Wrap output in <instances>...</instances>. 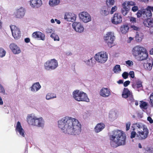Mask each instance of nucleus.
Here are the masks:
<instances>
[{
    "label": "nucleus",
    "mask_w": 153,
    "mask_h": 153,
    "mask_svg": "<svg viewBox=\"0 0 153 153\" xmlns=\"http://www.w3.org/2000/svg\"><path fill=\"white\" fill-rule=\"evenodd\" d=\"M58 126L62 132L71 135L79 134L81 131V125L76 119L66 116L59 120Z\"/></svg>",
    "instance_id": "1"
},
{
    "label": "nucleus",
    "mask_w": 153,
    "mask_h": 153,
    "mask_svg": "<svg viewBox=\"0 0 153 153\" xmlns=\"http://www.w3.org/2000/svg\"><path fill=\"white\" fill-rule=\"evenodd\" d=\"M109 139L111 145L113 147H117L126 144V135L121 130L112 131L110 134Z\"/></svg>",
    "instance_id": "2"
},
{
    "label": "nucleus",
    "mask_w": 153,
    "mask_h": 153,
    "mask_svg": "<svg viewBox=\"0 0 153 153\" xmlns=\"http://www.w3.org/2000/svg\"><path fill=\"white\" fill-rule=\"evenodd\" d=\"M137 133L133 131L131 133V138H133L136 136L139 140H143L146 139L149 134V130L146 125L141 123H137L134 124Z\"/></svg>",
    "instance_id": "3"
},
{
    "label": "nucleus",
    "mask_w": 153,
    "mask_h": 153,
    "mask_svg": "<svg viewBox=\"0 0 153 153\" xmlns=\"http://www.w3.org/2000/svg\"><path fill=\"white\" fill-rule=\"evenodd\" d=\"M143 48L140 45L136 46L132 49L131 53L133 56L139 60L146 59L148 54L146 51H143Z\"/></svg>",
    "instance_id": "4"
},
{
    "label": "nucleus",
    "mask_w": 153,
    "mask_h": 153,
    "mask_svg": "<svg viewBox=\"0 0 153 153\" xmlns=\"http://www.w3.org/2000/svg\"><path fill=\"white\" fill-rule=\"evenodd\" d=\"M27 120L28 123L32 126L43 127L44 125L45 121L42 117H38L34 115H30L28 116Z\"/></svg>",
    "instance_id": "5"
},
{
    "label": "nucleus",
    "mask_w": 153,
    "mask_h": 153,
    "mask_svg": "<svg viewBox=\"0 0 153 153\" xmlns=\"http://www.w3.org/2000/svg\"><path fill=\"white\" fill-rule=\"evenodd\" d=\"M72 95L73 98L76 101L89 102L87 94L82 91L76 90L73 92Z\"/></svg>",
    "instance_id": "6"
},
{
    "label": "nucleus",
    "mask_w": 153,
    "mask_h": 153,
    "mask_svg": "<svg viewBox=\"0 0 153 153\" xmlns=\"http://www.w3.org/2000/svg\"><path fill=\"white\" fill-rule=\"evenodd\" d=\"M58 66V61L55 59H51L47 61L44 64V68L47 71L55 70Z\"/></svg>",
    "instance_id": "7"
},
{
    "label": "nucleus",
    "mask_w": 153,
    "mask_h": 153,
    "mask_svg": "<svg viewBox=\"0 0 153 153\" xmlns=\"http://www.w3.org/2000/svg\"><path fill=\"white\" fill-rule=\"evenodd\" d=\"M115 39L114 33L111 32H107L104 37V41L110 47L113 46V43Z\"/></svg>",
    "instance_id": "8"
},
{
    "label": "nucleus",
    "mask_w": 153,
    "mask_h": 153,
    "mask_svg": "<svg viewBox=\"0 0 153 153\" xmlns=\"http://www.w3.org/2000/svg\"><path fill=\"white\" fill-rule=\"evenodd\" d=\"M94 58L98 62L103 64L107 61L108 59V55L105 52H99L95 55Z\"/></svg>",
    "instance_id": "9"
},
{
    "label": "nucleus",
    "mask_w": 153,
    "mask_h": 153,
    "mask_svg": "<svg viewBox=\"0 0 153 153\" xmlns=\"http://www.w3.org/2000/svg\"><path fill=\"white\" fill-rule=\"evenodd\" d=\"M79 16L80 20L85 23H88L91 21L90 15L86 11H82L80 13Z\"/></svg>",
    "instance_id": "10"
},
{
    "label": "nucleus",
    "mask_w": 153,
    "mask_h": 153,
    "mask_svg": "<svg viewBox=\"0 0 153 153\" xmlns=\"http://www.w3.org/2000/svg\"><path fill=\"white\" fill-rule=\"evenodd\" d=\"M12 36L15 39H19L21 36L20 30L17 27L14 25L10 26Z\"/></svg>",
    "instance_id": "11"
},
{
    "label": "nucleus",
    "mask_w": 153,
    "mask_h": 153,
    "mask_svg": "<svg viewBox=\"0 0 153 153\" xmlns=\"http://www.w3.org/2000/svg\"><path fill=\"white\" fill-rule=\"evenodd\" d=\"M99 94L103 97H108L111 95V91L107 88L103 87L100 90Z\"/></svg>",
    "instance_id": "12"
},
{
    "label": "nucleus",
    "mask_w": 153,
    "mask_h": 153,
    "mask_svg": "<svg viewBox=\"0 0 153 153\" xmlns=\"http://www.w3.org/2000/svg\"><path fill=\"white\" fill-rule=\"evenodd\" d=\"M72 27L78 33H82L84 30V27L80 22H74L72 24Z\"/></svg>",
    "instance_id": "13"
},
{
    "label": "nucleus",
    "mask_w": 153,
    "mask_h": 153,
    "mask_svg": "<svg viewBox=\"0 0 153 153\" xmlns=\"http://www.w3.org/2000/svg\"><path fill=\"white\" fill-rule=\"evenodd\" d=\"M142 82L139 79L134 80L132 86L134 88L139 91L142 88Z\"/></svg>",
    "instance_id": "14"
},
{
    "label": "nucleus",
    "mask_w": 153,
    "mask_h": 153,
    "mask_svg": "<svg viewBox=\"0 0 153 153\" xmlns=\"http://www.w3.org/2000/svg\"><path fill=\"white\" fill-rule=\"evenodd\" d=\"M122 17L120 14L118 13H115L111 19V22L114 24H117L120 23L122 22Z\"/></svg>",
    "instance_id": "15"
},
{
    "label": "nucleus",
    "mask_w": 153,
    "mask_h": 153,
    "mask_svg": "<svg viewBox=\"0 0 153 153\" xmlns=\"http://www.w3.org/2000/svg\"><path fill=\"white\" fill-rule=\"evenodd\" d=\"M76 16L75 14L71 13H66L64 16L65 19L68 21L73 22L76 20Z\"/></svg>",
    "instance_id": "16"
},
{
    "label": "nucleus",
    "mask_w": 153,
    "mask_h": 153,
    "mask_svg": "<svg viewBox=\"0 0 153 153\" xmlns=\"http://www.w3.org/2000/svg\"><path fill=\"white\" fill-rule=\"evenodd\" d=\"M15 130L17 133H19V134L22 137H25V131L22 128L20 123L19 121L17 123Z\"/></svg>",
    "instance_id": "17"
},
{
    "label": "nucleus",
    "mask_w": 153,
    "mask_h": 153,
    "mask_svg": "<svg viewBox=\"0 0 153 153\" xmlns=\"http://www.w3.org/2000/svg\"><path fill=\"white\" fill-rule=\"evenodd\" d=\"M15 130L17 133H19V134L22 137H25V131L22 128L20 123L19 121L17 123Z\"/></svg>",
    "instance_id": "18"
},
{
    "label": "nucleus",
    "mask_w": 153,
    "mask_h": 153,
    "mask_svg": "<svg viewBox=\"0 0 153 153\" xmlns=\"http://www.w3.org/2000/svg\"><path fill=\"white\" fill-rule=\"evenodd\" d=\"M32 36L35 38L42 41L45 40V34L39 31L34 32L32 34Z\"/></svg>",
    "instance_id": "19"
},
{
    "label": "nucleus",
    "mask_w": 153,
    "mask_h": 153,
    "mask_svg": "<svg viewBox=\"0 0 153 153\" xmlns=\"http://www.w3.org/2000/svg\"><path fill=\"white\" fill-rule=\"evenodd\" d=\"M10 48L12 52L14 54H18L21 52L19 47L14 43L11 44L10 45Z\"/></svg>",
    "instance_id": "20"
},
{
    "label": "nucleus",
    "mask_w": 153,
    "mask_h": 153,
    "mask_svg": "<svg viewBox=\"0 0 153 153\" xmlns=\"http://www.w3.org/2000/svg\"><path fill=\"white\" fill-rule=\"evenodd\" d=\"M25 9L23 7H20L17 10L14 14L16 17L21 18L23 17L25 15Z\"/></svg>",
    "instance_id": "21"
},
{
    "label": "nucleus",
    "mask_w": 153,
    "mask_h": 153,
    "mask_svg": "<svg viewBox=\"0 0 153 153\" xmlns=\"http://www.w3.org/2000/svg\"><path fill=\"white\" fill-rule=\"evenodd\" d=\"M30 4L32 7L38 8L42 5V2L41 0H30Z\"/></svg>",
    "instance_id": "22"
},
{
    "label": "nucleus",
    "mask_w": 153,
    "mask_h": 153,
    "mask_svg": "<svg viewBox=\"0 0 153 153\" xmlns=\"http://www.w3.org/2000/svg\"><path fill=\"white\" fill-rule=\"evenodd\" d=\"M153 65V62L152 60H149L145 62L143 66L144 68L148 71L151 70Z\"/></svg>",
    "instance_id": "23"
},
{
    "label": "nucleus",
    "mask_w": 153,
    "mask_h": 153,
    "mask_svg": "<svg viewBox=\"0 0 153 153\" xmlns=\"http://www.w3.org/2000/svg\"><path fill=\"white\" fill-rule=\"evenodd\" d=\"M143 24L144 26L148 27H153V19L147 18L146 19L143 21Z\"/></svg>",
    "instance_id": "24"
},
{
    "label": "nucleus",
    "mask_w": 153,
    "mask_h": 153,
    "mask_svg": "<svg viewBox=\"0 0 153 153\" xmlns=\"http://www.w3.org/2000/svg\"><path fill=\"white\" fill-rule=\"evenodd\" d=\"M105 127V125L102 123L97 124L94 128V131L96 133H99L102 131Z\"/></svg>",
    "instance_id": "25"
},
{
    "label": "nucleus",
    "mask_w": 153,
    "mask_h": 153,
    "mask_svg": "<svg viewBox=\"0 0 153 153\" xmlns=\"http://www.w3.org/2000/svg\"><path fill=\"white\" fill-rule=\"evenodd\" d=\"M117 112L114 111H110L109 115V118L111 121H113L116 119L118 117Z\"/></svg>",
    "instance_id": "26"
},
{
    "label": "nucleus",
    "mask_w": 153,
    "mask_h": 153,
    "mask_svg": "<svg viewBox=\"0 0 153 153\" xmlns=\"http://www.w3.org/2000/svg\"><path fill=\"white\" fill-rule=\"evenodd\" d=\"M41 88V86L38 82L34 83L31 87V91L36 92L38 91Z\"/></svg>",
    "instance_id": "27"
},
{
    "label": "nucleus",
    "mask_w": 153,
    "mask_h": 153,
    "mask_svg": "<svg viewBox=\"0 0 153 153\" xmlns=\"http://www.w3.org/2000/svg\"><path fill=\"white\" fill-rule=\"evenodd\" d=\"M131 93L128 88H124L122 94V96L124 98H127Z\"/></svg>",
    "instance_id": "28"
},
{
    "label": "nucleus",
    "mask_w": 153,
    "mask_h": 153,
    "mask_svg": "<svg viewBox=\"0 0 153 153\" xmlns=\"http://www.w3.org/2000/svg\"><path fill=\"white\" fill-rule=\"evenodd\" d=\"M144 38V35L143 33L140 32H137L135 36L137 41L140 42Z\"/></svg>",
    "instance_id": "29"
},
{
    "label": "nucleus",
    "mask_w": 153,
    "mask_h": 153,
    "mask_svg": "<svg viewBox=\"0 0 153 153\" xmlns=\"http://www.w3.org/2000/svg\"><path fill=\"white\" fill-rule=\"evenodd\" d=\"M140 106L142 109L146 110L148 107V103L146 102L141 101H140Z\"/></svg>",
    "instance_id": "30"
},
{
    "label": "nucleus",
    "mask_w": 153,
    "mask_h": 153,
    "mask_svg": "<svg viewBox=\"0 0 153 153\" xmlns=\"http://www.w3.org/2000/svg\"><path fill=\"white\" fill-rule=\"evenodd\" d=\"M59 3V0H50L49 4L51 7H54L58 5Z\"/></svg>",
    "instance_id": "31"
},
{
    "label": "nucleus",
    "mask_w": 153,
    "mask_h": 153,
    "mask_svg": "<svg viewBox=\"0 0 153 153\" xmlns=\"http://www.w3.org/2000/svg\"><path fill=\"white\" fill-rule=\"evenodd\" d=\"M113 71L114 73L118 74L120 73L121 71L120 65H116L113 68Z\"/></svg>",
    "instance_id": "32"
},
{
    "label": "nucleus",
    "mask_w": 153,
    "mask_h": 153,
    "mask_svg": "<svg viewBox=\"0 0 153 153\" xmlns=\"http://www.w3.org/2000/svg\"><path fill=\"white\" fill-rule=\"evenodd\" d=\"M129 27L127 25H124L122 26L120 28L121 32L123 33H126L128 30Z\"/></svg>",
    "instance_id": "33"
},
{
    "label": "nucleus",
    "mask_w": 153,
    "mask_h": 153,
    "mask_svg": "<svg viewBox=\"0 0 153 153\" xmlns=\"http://www.w3.org/2000/svg\"><path fill=\"white\" fill-rule=\"evenodd\" d=\"M50 37L53 39L54 41H59V38L56 33H53L50 36Z\"/></svg>",
    "instance_id": "34"
},
{
    "label": "nucleus",
    "mask_w": 153,
    "mask_h": 153,
    "mask_svg": "<svg viewBox=\"0 0 153 153\" xmlns=\"http://www.w3.org/2000/svg\"><path fill=\"white\" fill-rule=\"evenodd\" d=\"M56 95H54L53 94L48 93L46 95V99L47 100H50L54 98H56Z\"/></svg>",
    "instance_id": "35"
},
{
    "label": "nucleus",
    "mask_w": 153,
    "mask_h": 153,
    "mask_svg": "<svg viewBox=\"0 0 153 153\" xmlns=\"http://www.w3.org/2000/svg\"><path fill=\"white\" fill-rule=\"evenodd\" d=\"M122 6L123 8L124 9H126L129 10L130 8L128 4L127 3V1H126L124 2L123 3Z\"/></svg>",
    "instance_id": "36"
},
{
    "label": "nucleus",
    "mask_w": 153,
    "mask_h": 153,
    "mask_svg": "<svg viewBox=\"0 0 153 153\" xmlns=\"http://www.w3.org/2000/svg\"><path fill=\"white\" fill-rule=\"evenodd\" d=\"M149 103L151 107L153 108V92L150 94L149 97Z\"/></svg>",
    "instance_id": "37"
},
{
    "label": "nucleus",
    "mask_w": 153,
    "mask_h": 153,
    "mask_svg": "<svg viewBox=\"0 0 153 153\" xmlns=\"http://www.w3.org/2000/svg\"><path fill=\"white\" fill-rule=\"evenodd\" d=\"M144 12L147 16L150 17L152 16L151 11L147 9V8L144 10Z\"/></svg>",
    "instance_id": "38"
},
{
    "label": "nucleus",
    "mask_w": 153,
    "mask_h": 153,
    "mask_svg": "<svg viewBox=\"0 0 153 153\" xmlns=\"http://www.w3.org/2000/svg\"><path fill=\"white\" fill-rule=\"evenodd\" d=\"M6 51L4 49L0 48V57L2 58L4 57L6 54Z\"/></svg>",
    "instance_id": "39"
},
{
    "label": "nucleus",
    "mask_w": 153,
    "mask_h": 153,
    "mask_svg": "<svg viewBox=\"0 0 153 153\" xmlns=\"http://www.w3.org/2000/svg\"><path fill=\"white\" fill-rule=\"evenodd\" d=\"M100 12L101 14L103 16H106L108 14V12L107 9H102Z\"/></svg>",
    "instance_id": "40"
},
{
    "label": "nucleus",
    "mask_w": 153,
    "mask_h": 153,
    "mask_svg": "<svg viewBox=\"0 0 153 153\" xmlns=\"http://www.w3.org/2000/svg\"><path fill=\"white\" fill-rule=\"evenodd\" d=\"M127 100L130 101L131 103H133L134 101V99L132 93L130 94L127 98Z\"/></svg>",
    "instance_id": "41"
},
{
    "label": "nucleus",
    "mask_w": 153,
    "mask_h": 153,
    "mask_svg": "<svg viewBox=\"0 0 153 153\" xmlns=\"http://www.w3.org/2000/svg\"><path fill=\"white\" fill-rule=\"evenodd\" d=\"M106 3L107 5L110 6L113 5L114 3V0H107Z\"/></svg>",
    "instance_id": "42"
},
{
    "label": "nucleus",
    "mask_w": 153,
    "mask_h": 153,
    "mask_svg": "<svg viewBox=\"0 0 153 153\" xmlns=\"http://www.w3.org/2000/svg\"><path fill=\"white\" fill-rule=\"evenodd\" d=\"M125 62L126 64L130 67L132 66L134 64L133 62L131 60H128L126 61Z\"/></svg>",
    "instance_id": "43"
},
{
    "label": "nucleus",
    "mask_w": 153,
    "mask_h": 153,
    "mask_svg": "<svg viewBox=\"0 0 153 153\" xmlns=\"http://www.w3.org/2000/svg\"><path fill=\"white\" fill-rule=\"evenodd\" d=\"M129 10L127 9H124L122 8L121 10V13L124 16H126L128 13Z\"/></svg>",
    "instance_id": "44"
},
{
    "label": "nucleus",
    "mask_w": 153,
    "mask_h": 153,
    "mask_svg": "<svg viewBox=\"0 0 153 153\" xmlns=\"http://www.w3.org/2000/svg\"><path fill=\"white\" fill-rule=\"evenodd\" d=\"M128 73L126 72H124L122 74V76L124 79H126L128 77Z\"/></svg>",
    "instance_id": "45"
},
{
    "label": "nucleus",
    "mask_w": 153,
    "mask_h": 153,
    "mask_svg": "<svg viewBox=\"0 0 153 153\" xmlns=\"http://www.w3.org/2000/svg\"><path fill=\"white\" fill-rule=\"evenodd\" d=\"M93 58H91L90 59L86 60L85 61V63L88 65H91L92 62Z\"/></svg>",
    "instance_id": "46"
},
{
    "label": "nucleus",
    "mask_w": 153,
    "mask_h": 153,
    "mask_svg": "<svg viewBox=\"0 0 153 153\" xmlns=\"http://www.w3.org/2000/svg\"><path fill=\"white\" fill-rule=\"evenodd\" d=\"M131 125V123L130 122H128L126 123V131H127L129 129Z\"/></svg>",
    "instance_id": "47"
},
{
    "label": "nucleus",
    "mask_w": 153,
    "mask_h": 153,
    "mask_svg": "<svg viewBox=\"0 0 153 153\" xmlns=\"http://www.w3.org/2000/svg\"><path fill=\"white\" fill-rule=\"evenodd\" d=\"M0 92L4 94L5 93V91L2 86L0 84Z\"/></svg>",
    "instance_id": "48"
},
{
    "label": "nucleus",
    "mask_w": 153,
    "mask_h": 153,
    "mask_svg": "<svg viewBox=\"0 0 153 153\" xmlns=\"http://www.w3.org/2000/svg\"><path fill=\"white\" fill-rule=\"evenodd\" d=\"M127 2L129 6L130 7V6H134L136 4L135 3L132 1H127Z\"/></svg>",
    "instance_id": "49"
},
{
    "label": "nucleus",
    "mask_w": 153,
    "mask_h": 153,
    "mask_svg": "<svg viewBox=\"0 0 153 153\" xmlns=\"http://www.w3.org/2000/svg\"><path fill=\"white\" fill-rule=\"evenodd\" d=\"M128 75H129L131 78H134V72L133 71H130L128 74Z\"/></svg>",
    "instance_id": "50"
},
{
    "label": "nucleus",
    "mask_w": 153,
    "mask_h": 153,
    "mask_svg": "<svg viewBox=\"0 0 153 153\" xmlns=\"http://www.w3.org/2000/svg\"><path fill=\"white\" fill-rule=\"evenodd\" d=\"M138 9V7L137 6H135L134 5L132 7V10L133 12H136L137 11Z\"/></svg>",
    "instance_id": "51"
},
{
    "label": "nucleus",
    "mask_w": 153,
    "mask_h": 153,
    "mask_svg": "<svg viewBox=\"0 0 153 153\" xmlns=\"http://www.w3.org/2000/svg\"><path fill=\"white\" fill-rule=\"evenodd\" d=\"M130 21L132 22H136V19L135 18L133 17H131L130 18Z\"/></svg>",
    "instance_id": "52"
},
{
    "label": "nucleus",
    "mask_w": 153,
    "mask_h": 153,
    "mask_svg": "<svg viewBox=\"0 0 153 153\" xmlns=\"http://www.w3.org/2000/svg\"><path fill=\"white\" fill-rule=\"evenodd\" d=\"M117 7L116 6H114L112 8L111 11V14H112L117 9Z\"/></svg>",
    "instance_id": "53"
},
{
    "label": "nucleus",
    "mask_w": 153,
    "mask_h": 153,
    "mask_svg": "<svg viewBox=\"0 0 153 153\" xmlns=\"http://www.w3.org/2000/svg\"><path fill=\"white\" fill-rule=\"evenodd\" d=\"M131 27L132 28L133 30H138L140 29L139 27H138L134 25L131 26Z\"/></svg>",
    "instance_id": "54"
},
{
    "label": "nucleus",
    "mask_w": 153,
    "mask_h": 153,
    "mask_svg": "<svg viewBox=\"0 0 153 153\" xmlns=\"http://www.w3.org/2000/svg\"><path fill=\"white\" fill-rule=\"evenodd\" d=\"M147 120L150 123L152 124L153 123V120L150 117H147Z\"/></svg>",
    "instance_id": "55"
},
{
    "label": "nucleus",
    "mask_w": 153,
    "mask_h": 153,
    "mask_svg": "<svg viewBox=\"0 0 153 153\" xmlns=\"http://www.w3.org/2000/svg\"><path fill=\"white\" fill-rule=\"evenodd\" d=\"M142 14V12L140 10H139L137 13V17L138 18L140 17V16H141Z\"/></svg>",
    "instance_id": "56"
},
{
    "label": "nucleus",
    "mask_w": 153,
    "mask_h": 153,
    "mask_svg": "<svg viewBox=\"0 0 153 153\" xmlns=\"http://www.w3.org/2000/svg\"><path fill=\"white\" fill-rule=\"evenodd\" d=\"M130 82V81H125L123 83V85L124 86H127L129 84Z\"/></svg>",
    "instance_id": "57"
},
{
    "label": "nucleus",
    "mask_w": 153,
    "mask_h": 153,
    "mask_svg": "<svg viewBox=\"0 0 153 153\" xmlns=\"http://www.w3.org/2000/svg\"><path fill=\"white\" fill-rule=\"evenodd\" d=\"M53 31V30L52 29L48 28L47 29V32L48 33H51Z\"/></svg>",
    "instance_id": "58"
},
{
    "label": "nucleus",
    "mask_w": 153,
    "mask_h": 153,
    "mask_svg": "<svg viewBox=\"0 0 153 153\" xmlns=\"http://www.w3.org/2000/svg\"><path fill=\"white\" fill-rule=\"evenodd\" d=\"M133 39V38L130 37L127 40V42L128 43H130L131 41Z\"/></svg>",
    "instance_id": "59"
},
{
    "label": "nucleus",
    "mask_w": 153,
    "mask_h": 153,
    "mask_svg": "<svg viewBox=\"0 0 153 153\" xmlns=\"http://www.w3.org/2000/svg\"><path fill=\"white\" fill-rule=\"evenodd\" d=\"M147 9H149L151 11H152L153 12V7H151V6H148L147 7Z\"/></svg>",
    "instance_id": "60"
},
{
    "label": "nucleus",
    "mask_w": 153,
    "mask_h": 153,
    "mask_svg": "<svg viewBox=\"0 0 153 153\" xmlns=\"http://www.w3.org/2000/svg\"><path fill=\"white\" fill-rule=\"evenodd\" d=\"M25 41L26 43H28L30 41V39L29 38H26L25 39Z\"/></svg>",
    "instance_id": "61"
},
{
    "label": "nucleus",
    "mask_w": 153,
    "mask_h": 153,
    "mask_svg": "<svg viewBox=\"0 0 153 153\" xmlns=\"http://www.w3.org/2000/svg\"><path fill=\"white\" fill-rule=\"evenodd\" d=\"M117 82L119 84H122L123 83V80L120 79L118 80Z\"/></svg>",
    "instance_id": "62"
},
{
    "label": "nucleus",
    "mask_w": 153,
    "mask_h": 153,
    "mask_svg": "<svg viewBox=\"0 0 153 153\" xmlns=\"http://www.w3.org/2000/svg\"><path fill=\"white\" fill-rule=\"evenodd\" d=\"M3 102L2 100V99L0 96V105H2L3 104Z\"/></svg>",
    "instance_id": "63"
},
{
    "label": "nucleus",
    "mask_w": 153,
    "mask_h": 153,
    "mask_svg": "<svg viewBox=\"0 0 153 153\" xmlns=\"http://www.w3.org/2000/svg\"><path fill=\"white\" fill-rule=\"evenodd\" d=\"M55 21L58 24H59L61 22L59 20H58L57 19H55Z\"/></svg>",
    "instance_id": "64"
}]
</instances>
